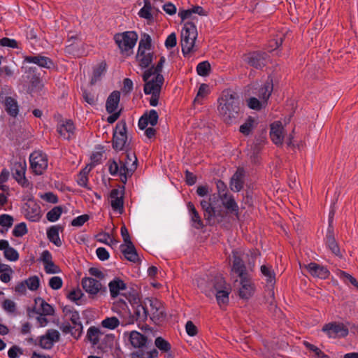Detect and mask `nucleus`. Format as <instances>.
Wrapping results in <instances>:
<instances>
[{"label":"nucleus","mask_w":358,"mask_h":358,"mask_svg":"<svg viewBox=\"0 0 358 358\" xmlns=\"http://www.w3.org/2000/svg\"><path fill=\"white\" fill-rule=\"evenodd\" d=\"M219 103L218 110L224 122L231 124L240 112L239 95L231 89L224 90L219 99Z\"/></svg>","instance_id":"f257e3e1"},{"label":"nucleus","mask_w":358,"mask_h":358,"mask_svg":"<svg viewBox=\"0 0 358 358\" xmlns=\"http://www.w3.org/2000/svg\"><path fill=\"white\" fill-rule=\"evenodd\" d=\"M145 82L143 91L145 94H151L150 104L152 106H157L162 87L164 82L162 74L157 75L154 70V66L145 70L142 76Z\"/></svg>","instance_id":"f03ea898"},{"label":"nucleus","mask_w":358,"mask_h":358,"mask_svg":"<svg viewBox=\"0 0 358 358\" xmlns=\"http://www.w3.org/2000/svg\"><path fill=\"white\" fill-rule=\"evenodd\" d=\"M197 29L194 22H187L181 31L180 44L184 55H188L194 50V43L197 38Z\"/></svg>","instance_id":"7ed1b4c3"},{"label":"nucleus","mask_w":358,"mask_h":358,"mask_svg":"<svg viewBox=\"0 0 358 358\" xmlns=\"http://www.w3.org/2000/svg\"><path fill=\"white\" fill-rule=\"evenodd\" d=\"M127 141V127L124 120L119 121L114 129L112 146L116 151L123 150L126 148Z\"/></svg>","instance_id":"20e7f679"},{"label":"nucleus","mask_w":358,"mask_h":358,"mask_svg":"<svg viewBox=\"0 0 358 358\" xmlns=\"http://www.w3.org/2000/svg\"><path fill=\"white\" fill-rule=\"evenodd\" d=\"M213 288L215 290V297L218 305L222 307L229 303V295L231 292L229 285H227L222 277H216L213 282Z\"/></svg>","instance_id":"39448f33"},{"label":"nucleus","mask_w":358,"mask_h":358,"mask_svg":"<svg viewBox=\"0 0 358 358\" xmlns=\"http://www.w3.org/2000/svg\"><path fill=\"white\" fill-rule=\"evenodd\" d=\"M114 40L122 52H128L134 47L138 35L135 31H125L116 34Z\"/></svg>","instance_id":"423d86ee"},{"label":"nucleus","mask_w":358,"mask_h":358,"mask_svg":"<svg viewBox=\"0 0 358 358\" xmlns=\"http://www.w3.org/2000/svg\"><path fill=\"white\" fill-rule=\"evenodd\" d=\"M322 331L330 338H345L348 334V327L341 322H331L324 324Z\"/></svg>","instance_id":"0eeeda50"},{"label":"nucleus","mask_w":358,"mask_h":358,"mask_svg":"<svg viewBox=\"0 0 358 358\" xmlns=\"http://www.w3.org/2000/svg\"><path fill=\"white\" fill-rule=\"evenodd\" d=\"M81 284L85 291L90 294L92 298L99 293L100 294H105L107 292L106 287H103L99 280L92 278H83Z\"/></svg>","instance_id":"6e6552de"},{"label":"nucleus","mask_w":358,"mask_h":358,"mask_svg":"<svg viewBox=\"0 0 358 358\" xmlns=\"http://www.w3.org/2000/svg\"><path fill=\"white\" fill-rule=\"evenodd\" d=\"M268 58V54L261 51H254L244 55V61L255 69H262L265 66Z\"/></svg>","instance_id":"1a4fd4ad"},{"label":"nucleus","mask_w":358,"mask_h":358,"mask_svg":"<svg viewBox=\"0 0 358 358\" xmlns=\"http://www.w3.org/2000/svg\"><path fill=\"white\" fill-rule=\"evenodd\" d=\"M334 215V211L331 210L329 213V227L327 229V233L326 235L325 238V244L327 247L331 250V252L335 255L336 256L338 257L339 258H343V255L341 252L340 247L336 241L333 228L331 227V223L332 222V217Z\"/></svg>","instance_id":"9d476101"},{"label":"nucleus","mask_w":358,"mask_h":358,"mask_svg":"<svg viewBox=\"0 0 358 358\" xmlns=\"http://www.w3.org/2000/svg\"><path fill=\"white\" fill-rule=\"evenodd\" d=\"M149 304V315L151 320L155 322H159L164 320L166 314L159 301L156 299H147V304Z\"/></svg>","instance_id":"9b49d317"},{"label":"nucleus","mask_w":358,"mask_h":358,"mask_svg":"<svg viewBox=\"0 0 358 358\" xmlns=\"http://www.w3.org/2000/svg\"><path fill=\"white\" fill-rule=\"evenodd\" d=\"M30 169L35 175H42L45 171V156L41 151H35L29 157Z\"/></svg>","instance_id":"f8f14e48"},{"label":"nucleus","mask_w":358,"mask_h":358,"mask_svg":"<svg viewBox=\"0 0 358 358\" xmlns=\"http://www.w3.org/2000/svg\"><path fill=\"white\" fill-rule=\"evenodd\" d=\"M26 217L31 222H38L42 217L40 206L33 199H29L24 204Z\"/></svg>","instance_id":"ddd939ff"},{"label":"nucleus","mask_w":358,"mask_h":358,"mask_svg":"<svg viewBox=\"0 0 358 358\" xmlns=\"http://www.w3.org/2000/svg\"><path fill=\"white\" fill-rule=\"evenodd\" d=\"M129 339L131 345L138 350L148 349L152 345L151 341L147 336L136 331H131Z\"/></svg>","instance_id":"4468645a"},{"label":"nucleus","mask_w":358,"mask_h":358,"mask_svg":"<svg viewBox=\"0 0 358 358\" xmlns=\"http://www.w3.org/2000/svg\"><path fill=\"white\" fill-rule=\"evenodd\" d=\"M27 314L29 317L38 315L37 317L38 322L41 327L45 325V300L42 298H36L35 299V306L32 308H28Z\"/></svg>","instance_id":"2eb2a0df"},{"label":"nucleus","mask_w":358,"mask_h":358,"mask_svg":"<svg viewBox=\"0 0 358 358\" xmlns=\"http://www.w3.org/2000/svg\"><path fill=\"white\" fill-rule=\"evenodd\" d=\"M12 175L14 179L22 187H29L30 183L25 177L26 172V164L21 163H15L12 168Z\"/></svg>","instance_id":"dca6fc26"},{"label":"nucleus","mask_w":358,"mask_h":358,"mask_svg":"<svg viewBox=\"0 0 358 358\" xmlns=\"http://www.w3.org/2000/svg\"><path fill=\"white\" fill-rule=\"evenodd\" d=\"M57 131L60 136L68 141L75 137V126L73 122L70 120L63 121L62 123L59 124Z\"/></svg>","instance_id":"f3484780"},{"label":"nucleus","mask_w":358,"mask_h":358,"mask_svg":"<svg viewBox=\"0 0 358 358\" xmlns=\"http://www.w3.org/2000/svg\"><path fill=\"white\" fill-rule=\"evenodd\" d=\"M159 115L155 110L146 111L138 120V127L140 129H145L150 124L151 126H155L158 122Z\"/></svg>","instance_id":"a211bd4d"},{"label":"nucleus","mask_w":358,"mask_h":358,"mask_svg":"<svg viewBox=\"0 0 358 358\" xmlns=\"http://www.w3.org/2000/svg\"><path fill=\"white\" fill-rule=\"evenodd\" d=\"M213 200L217 197L215 194H213ZM212 197H210L208 200L203 199L200 202V205L203 211V217L207 224L213 223V216L215 213V208L213 206Z\"/></svg>","instance_id":"6ab92c4d"},{"label":"nucleus","mask_w":358,"mask_h":358,"mask_svg":"<svg viewBox=\"0 0 358 358\" xmlns=\"http://www.w3.org/2000/svg\"><path fill=\"white\" fill-rule=\"evenodd\" d=\"M245 171L243 168H238L230 180L229 187L231 191L240 192L244 185Z\"/></svg>","instance_id":"aec40b11"},{"label":"nucleus","mask_w":358,"mask_h":358,"mask_svg":"<svg viewBox=\"0 0 358 358\" xmlns=\"http://www.w3.org/2000/svg\"><path fill=\"white\" fill-rule=\"evenodd\" d=\"M304 266L309 273L313 277L327 279L330 274L329 270L325 266L320 265L315 262H310Z\"/></svg>","instance_id":"412c9836"},{"label":"nucleus","mask_w":358,"mask_h":358,"mask_svg":"<svg viewBox=\"0 0 358 358\" xmlns=\"http://www.w3.org/2000/svg\"><path fill=\"white\" fill-rule=\"evenodd\" d=\"M133 320L138 322H144L147 320L149 315V309L147 306V300L145 301L143 303H136L135 305L133 306Z\"/></svg>","instance_id":"4be33fe9"},{"label":"nucleus","mask_w":358,"mask_h":358,"mask_svg":"<svg viewBox=\"0 0 358 358\" xmlns=\"http://www.w3.org/2000/svg\"><path fill=\"white\" fill-rule=\"evenodd\" d=\"M241 287L239 289L238 295L243 299H248L250 298L255 292L254 285L251 280L247 277L241 278Z\"/></svg>","instance_id":"5701e85b"},{"label":"nucleus","mask_w":358,"mask_h":358,"mask_svg":"<svg viewBox=\"0 0 358 358\" xmlns=\"http://www.w3.org/2000/svg\"><path fill=\"white\" fill-rule=\"evenodd\" d=\"M64 228L61 224L51 226L46 231V235L49 241L57 247L62 245V241L59 238V232H63Z\"/></svg>","instance_id":"b1692460"},{"label":"nucleus","mask_w":358,"mask_h":358,"mask_svg":"<svg viewBox=\"0 0 358 358\" xmlns=\"http://www.w3.org/2000/svg\"><path fill=\"white\" fill-rule=\"evenodd\" d=\"M135 171V164H129L128 162H122V161H120L118 173L120 176V180L122 183L126 184L127 178L131 177Z\"/></svg>","instance_id":"393cba45"},{"label":"nucleus","mask_w":358,"mask_h":358,"mask_svg":"<svg viewBox=\"0 0 358 358\" xmlns=\"http://www.w3.org/2000/svg\"><path fill=\"white\" fill-rule=\"evenodd\" d=\"M282 130L283 127L280 122H275L271 124L270 137L277 145L282 143Z\"/></svg>","instance_id":"a878e982"},{"label":"nucleus","mask_w":358,"mask_h":358,"mask_svg":"<svg viewBox=\"0 0 358 358\" xmlns=\"http://www.w3.org/2000/svg\"><path fill=\"white\" fill-rule=\"evenodd\" d=\"M120 194L119 189H113L110 193V197L111 198L112 208L122 213L124 208L123 193L119 196Z\"/></svg>","instance_id":"bb28decb"},{"label":"nucleus","mask_w":358,"mask_h":358,"mask_svg":"<svg viewBox=\"0 0 358 358\" xmlns=\"http://www.w3.org/2000/svg\"><path fill=\"white\" fill-rule=\"evenodd\" d=\"M120 250L127 260L133 263L140 262V258L133 243L131 245H121Z\"/></svg>","instance_id":"cd10ccee"},{"label":"nucleus","mask_w":358,"mask_h":358,"mask_svg":"<svg viewBox=\"0 0 358 358\" xmlns=\"http://www.w3.org/2000/svg\"><path fill=\"white\" fill-rule=\"evenodd\" d=\"M108 287L111 297L115 298L120 294V291L127 289V284L120 278H115L109 282Z\"/></svg>","instance_id":"c85d7f7f"},{"label":"nucleus","mask_w":358,"mask_h":358,"mask_svg":"<svg viewBox=\"0 0 358 358\" xmlns=\"http://www.w3.org/2000/svg\"><path fill=\"white\" fill-rule=\"evenodd\" d=\"M187 208L191 215V221L192 222V226L197 229H201L204 227L203 220L199 214V212L194 207V205L192 202L187 203Z\"/></svg>","instance_id":"c756f323"},{"label":"nucleus","mask_w":358,"mask_h":358,"mask_svg":"<svg viewBox=\"0 0 358 358\" xmlns=\"http://www.w3.org/2000/svg\"><path fill=\"white\" fill-rule=\"evenodd\" d=\"M120 99L119 91H113L107 98L106 109L108 113H113L117 108Z\"/></svg>","instance_id":"7c9ffc66"},{"label":"nucleus","mask_w":358,"mask_h":358,"mask_svg":"<svg viewBox=\"0 0 358 358\" xmlns=\"http://www.w3.org/2000/svg\"><path fill=\"white\" fill-rule=\"evenodd\" d=\"M72 43H69L68 45L65 48V52L71 56L73 57H80L81 55V50L79 48V43L76 42L78 41L77 36H69V42Z\"/></svg>","instance_id":"2f4dec72"},{"label":"nucleus","mask_w":358,"mask_h":358,"mask_svg":"<svg viewBox=\"0 0 358 358\" xmlns=\"http://www.w3.org/2000/svg\"><path fill=\"white\" fill-rule=\"evenodd\" d=\"M233 271L241 278L247 277L246 267L242 259L237 255V252L233 253Z\"/></svg>","instance_id":"473e14b6"},{"label":"nucleus","mask_w":358,"mask_h":358,"mask_svg":"<svg viewBox=\"0 0 358 358\" xmlns=\"http://www.w3.org/2000/svg\"><path fill=\"white\" fill-rule=\"evenodd\" d=\"M273 88V80H268L266 81L264 85L258 90L257 95L262 101V102L266 103L267 100L269 99L271 94Z\"/></svg>","instance_id":"72a5a7b5"},{"label":"nucleus","mask_w":358,"mask_h":358,"mask_svg":"<svg viewBox=\"0 0 358 358\" xmlns=\"http://www.w3.org/2000/svg\"><path fill=\"white\" fill-rule=\"evenodd\" d=\"M4 108L7 113L11 117H15L19 113L17 102L11 96H6Z\"/></svg>","instance_id":"f704fd0d"},{"label":"nucleus","mask_w":358,"mask_h":358,"mask_svg":"<svg viewBox=\"0 0 358 358\" xmlns=\"http://www.w3.org/2000/svg\"><path fill=\"white\" fill-rule=\"evenodd\" d=\"M37 71L36 67H29L28 72L32 76L30 80L31 87L40 90L42 88L43 84L41 83V73H37Z\"/></svg>","instance_id":"c9c22d12"},{"label":"nucleus","mask_w":358,"mask_h":358,"mask_svg":"<svg viewBox=\"0 0 358 358\" xmlns=\"http://www.w3.org/2000/svg\"><path fill=\"white\" fill-rule=\"evenodd\" d=\"M222 205L229 213L234 214L238 217L239 208L233 195H230L229 199L222 203Z\"/></svg>","instance_id":"e433bc0d"},{"label":"nucleus","mask_w":358,"mask_h":358,"mask_svg":"<svg viewBox=\"0 0 358 358\" xmlns=\"http://www.w3.org/2000/svg\"><path fill=\"white\" fill-rule=\"evenodd\" d=\"M260 269L262 275L266 278L267 283L273 286L275 283V273L272 268V266L262 265Z\"/></svg>","instance_id":"4c0bfd02"},{"label":"nucleus","mask_w":358,"mask_h":358,"mask_svg":"<svg viewBox=\"0 0 358 358\" xmlns=\"http://www.w3.org/2000/svg\"><path fill=\"white\" fill-rule=\"evenodd\" d=\"M136 59L138 62L139 66L143 69H145L148 67L152 62L153 52L145 53V51H143V54L139 55L138 51Z\"/></svg>","instance_id":"58836bf2"},{"label":"nucleus","mask_w":358,"mask_h":358,"mask_svg":"<svg viewBox=\"0 0 358 358\" xmlns=\"http://www.w3.org/2000/svg\"><path fill=\"white\" fill-rule=\"evenodd\" d=\"M131 358H157L158 351L153 348L150 351H145L144 350H138L131 353Z\"/></svg>","instance_id":"ea45409f"},{"label":"nucleus","mask_w":358,"mask_h":358,"mask_svg":"<svg viewBox=\"0 0 358 358\" xmlns=\"http://www.w3.org/2000/svg\"><path fill=\"white\" fill-rule=\"evenodd\" d=\"M61 272L59 266L52 262L50 252L46 250V273L55 274Z\"/></svg>","instance_id":"a19ab883"},{"label":"nucleus","mask_w":358,"mask_h":358,"mask_svg":"<svg viewBox=\"0 0 358 358\" xmlns=\"http://www.w3.org/2000/svg\"><path fill=\"white\" fill-rule=\"evenodd\" d=\"M60 334L56 329H49L46 332V350L52 348L54 342L59 341Z\"/></svg>","instance_id":"79ce46f5"},{"label":"nucleus","mask_w":358,"mask_h":358,"mask_svg":"<svg viewBox=\"0 0 358 358\" xmlns=\"http://www.w3.org/2000/svg\"><path fill=\"white\" fill-rule=\"evenodd\" d=\"M106 69V63L101 62L93 70V75L90 81L91 85L95 84L105 73Z\"/></svg>","instance_id":"37998d69"},{"label":"nucleus","mask_w":358,"mask_h":358,"mask_svg":"<svg viewBox=\"0 0 358 358\" xmlns=\"http://www.w3.org/2000/svg\"><path fill=\"white\" fill-rule=\"evenodd\" d=\"M151 43L152 39L150 36L145 33L143 34L138 44V55H141L143 54V51H145V50H150L152 46Z\"/></svg>","instance_id":"c03bdc74"},{"label":"nucleus","mask_w":358,"mask_h":358,"mask_svg":"<svg viewBox=\"0 0 358 358\" xmlns=\"http://www.w3.org/2000/svg\"><path fill=\"white\" fill-rule=\"evenodd\" d=\"M144 6L139 10L138 15L144 19L150 20L153 18L151 11L154 8L152 7L150 0H143Z\"/></svg>","instance_id":"a18cd8bd"},{"label":"nucleus","mask_w":358,"mask_h":358,"mask_svg":"<svg viewBox=\"0 0 358 358\" xmlns=\"http://www.w3.org/2000/svg\"><path fill=\"white\" fill-rule=\"evenodd\" d=\"M63 213V208L61 206L53 207L46 213V219L52 222L58 220Z\"/></svg>","instance_id":"49530a36"},{"label":"nucleus","mask_w":358,"mask_h":358,"mask_svg":"<svg viewBox=\"0 0 358 358\" xmlns=\"http://www.w3.org/2000/svg\"><path fill=\"white\" fill-rule=\"evenodd\" d=\"M100 330L99 328L95 327H90L87 332V338L91 342L92 345H96L99 342V335Z\"/></svg>","instance_id":"de8ad7c7"},{"label":"nucleus","mask_w":358,"mask_h":358,"mask_svg":"<svg viewBox=\"0 0 358 358\" xmlns=\"http://www.w3.org/2000/svg\"><path fill=\"white\" fill-rule=\"evenodd\" d=\"M337 275L345 282V283H351L353 286L358 289V281L355 278H354L350 274L342 271L338 270Z\"/></svg>","instance_id":"09e8293b"},{"label":"nucleus","mask_w":358,"mask_h":358,"mask_svg":"<svg viewBox=\"0 0 358 358\" xmlns=\"http://www.w3.org/2000/svg\"><path fill=\"white\" fill-rule=\"evenodd\" d=\"M254 118L249 117L245 122L240 126L239 131L245 136H248L254 128Z\"/></svg>","instance_id":"8fccbe9b"},{"label":"nucleus","mask_w":358,"mask_h":358,"mask_svg":"<svg viewBox=\"0 0 358 358\" xmlns=\"http://www.w3.org/2000/svg\"><path fill=\"white\" fill-rule=\"evenodd\" d=\"M155 345L159 350L164 352H168L171 349V344L161 336L156 338Z\"/></svg>","instance_id":"3c124183"},{"label":"nucleus","mask_w":358,"mask_h":358,"mask_svg":"<svg viewBox=\"0 0 358 358\" xmlns=\"http://www.w3.org/2000/svg\"><path fill=\"white\" fill-rule=\"evenodd\" d=\"M120 324V321L116 317H106L101 322V326L108 329H114Z\"/></svg>","instance_id":"603ef678"},{"label":"nucleus","mask_w":358,"mask_h":358,"mask_svg":"<svg viewBox=\"0 0 358 358\" xmlns=\"http://www.w3.org/2000/svg\"><path fill=\"white\" fill-rule=\"evenodd\" d=\"M210 64L208 61L200 62L196 66V72L201 76H206L210 73Z\"/></svg>","instance_id":"864d4df0"},{"label":"nucleus","mask_w":358,"mask_h":358,"mask_svg":"<svg viewBox=\"0 0 358 358\" xmlns=\"http://www.w3.org/2000/svg\"><path fill=\"white\" fill-rule=\"evenodd\" d=\"M27 224L24 222H20L15 226L12 234L15 237H22L27 234Z\"/></svg>","instance_id":"5fc2aeb1"},{"label":"nucleus","mask_w":358,"mask_h":358,"mask_svg":"<svg viewBox=\"0 0 358 358\" xmlns=\"http://www.w3.org/2000/svg\"><path fill=\"white\" fill-rule=\"evenodd\" d=\"M24 62L36 64L40 67H45V56H25Z\"/></svg>","instance_id":"6e6d98bb"},{"label":"nucleus","mask_w":358,"mask_h":358,"mask_svg":"<svg viewBox=\"0 0 358 358\" xmlns=\"http://www.w3.org/2000/svg\"><path fill=\"white\" fill-rule=\"evenodd\" d=\"M14 218L13 216L8 214H2L0 215V226L6 228L7 231L13 226Z\"/></svg>","instance_id":"4d7b16f0"},{"label":"nucleus","mask_w":358,"mask_h":358,"mask_svg":"<svg viewBox=\"0 0 358 358\" xmlns=\"http://www.w3.org/2000/svg\"><path fill=\"white\" fill-rule=\"evenodd\" d=\"M3 255L6 259L11 262H15L19 259V254L17 251L10 246L3 252Z\"/></svg>","instance_id":"13d9d810"},{"label":"nucleus","mask_w":358,"mask_h":358,"mask_svg":"<svg viewBox=\"0 0 358 358\" xmlns=\"http://www.w3.org/2000/svg\"><path fill=\"white\" fill-rule=\"evenodd\" d=\"M27 288L31 291L36 290L40 285L39 279L37 276H31L24 280Z\"/></svg>","instance_id":"bf43d9fd"},{"label":"nucleus","mask_w":358,"mask_h":358,"mask_svg":"<svg viewBox=\"0 0 358 358\" xmlns=\"http://www.w3.org/2000/svg\"><path fill=\"white\" fill-rule=\"evenodd\" d=\"M48 285L54 290L59 289L63 285V280L59 276H53L50 278Z\"/></svg>","instance_id":"052dcab7"},{"label":"nucleus","mask_w":358,"mask_h":358,"mask_svg":"<svg viewBox=\"0 0 358 358\" xmlns=\"http://www.w3.org/2000/svg\"><path fill=\"white\" fill-rule=\"evenodd\" d=\"M83 97L88 104L91 106H94L96 104L97 98L95 96L94 94L89 92L86 90L83 91Z\"/></svg>","instance_id":"680f3d73"},{"label":"nucleus","mask_w":358,"mask_h":358,"mask_svg":"<svg viewBox=\"0 0 358 358\" xmlns=\"http://www.w3.org/2000/svg\"><path fill=\"white\" fill-rule=\"evenodd\" d=\"M0 45L11 48H19L18 42L16 40L7 37L0 39Z\"/></svg>","instance_id":"e2e57ef3"},{"label":"nucleus","mask_w":358,"mask_h":358,"mask_svg":"<svg viewBox=\"0 0 358 358\" xmlns=\"http://www.w3.org/2000/svg\"><path fill=\"white\" fill-rule=\"evenodd\" d=\"M208 93V85L203 83L200 85L197 94L194 100V102H199L200 99H203Z\"/></svg>","instance_id":"0e129e2a"},{"label":"nucleus","mask_w":358,"mask_h":358,"mask_svg":"<svg viewBox=\"0 0 358 358\" xmlns=\"http://www.w3.org/2000/svg\"><path fill=\"white\" fill-rule=\"evenodd\" d=\"M264 103L262 101H259L255 97H251L248 100V106L250 108L259 110L262 108V104Z\"/></svg>","instance_id":"69168bd1"},{"label":"nucleus","mask_w":358,"mask_h":358,"mask_svg":"<svg viewBox=\"0 0 358 358\" xmlns=\"http://www.w3.org/2000/svg\"><path fill=\"white\" fill-rule=\"evenodd\" d=\"M89 220H90V216L87 214H84V215H80V216L74 218L71 221V225L73 227H81Z\"/></svg>","instance_id":"338daca9"},{"label":"nucleus","mask_w":358,"mask_h":358,"mask_svg":"<svg viewBox=\"0 0 358 358\" xmlns=\"http://www.w3.org/2000/svg\"><path fill=\"white\" fill-rule=\"evenodd\" d=\"M227 216V213L223 211L222 210H216L215 215L213 216V223L208 224V225L213 226L217 224L222 222L224 217Z\"/></svg>","instance_id":"774afa93"}]
</instances>
